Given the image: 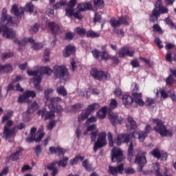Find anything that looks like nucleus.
Masks as SVG:
<instances>
[{"instance_id": "f3484780", "label": "nucleus", "mask_w": 176, "mask_h": 176, "mask_svg": "<svg viewBox=\"0 0 176 176\" xmlns=\"http://www.w3.org/2000/svg\"><path fill=\"white\" fill-rule=\"evenodd\" d=\"M35 97H36V93H35V91L27 90L23 92L22 95L19 96L18 102L23 104V102H25V100H28V98H35Z\"/></svg>"}, {"instance_id": "a18cd8bd", "label": "nucleus", "mask_w": 176, "mask_h": 176, "mask_svg": "<svg viewBox=\"0 0 176 176\" xmlns=\"http://www.w3.org/2000/svg\"><path fill=\"white\" fill-rule=\"evenodd\" d=\"M14 43H16V45H19V47L18 50L20 52V50H21V47H20L25 46V45H27V38H23L20 41L15 39L14 41Z\"/></svg>"}, {"instance_id": "5701e85b", "label": "nucleus", "mask_w": 176, "mask_h": 176, "mask_svg": "<svg viewBox=\"0 0 176 176\" xmlns=\"http://www.w3.org/2000/svg\"><path fill=\"white\" fill-rule=\"evenodd\" d=\"M76 52V49L75 48V46L68 45L65 47V50H63V57L67 58V57H69L71 54H74V53H75Z\"/></svg>"}, {"instance_id": "9d476101", "label": "nucleus", "mask_w": 176, "mask_h": 176, "mask_svg": "<svg viewBox=\"0 0 176 176\" xmlns=\"http://www.w3.org/2000/svg\"><path fill=\"white\" fill-rule=\"evenodd\" d=\"M61 100V98L60 97L51 98L50 102L48 104L49 109L54 111L56 113H61L63 112V107L58 104Z\"/></svg>"}, {"instance_id": "2f4dec72", "label": "nucleus", "mask_w": 176, "mask_h": 176, "mask_svg": "<svg viewBox=\"0 0 176 176\" xmlns=\"http://www.w3.org/2000/svg\"><path fill=\"white\" fill-rule=\"evenodd\" d=\"M79 160H80V162H82V160H85V157H82L80 156V155H76L74 158L69 160L70 166L78 164Z\"/></svg>"}, {"instance_id": "bb28decb", "label": "nucleus", "mask_w": 176, "mask_h": 176, "mask_svg": "<svg viewBox=\"0 0 176 176\" xmlns=\"http://www.w3.org/2000/svg\"><path fill=\"white\" fill-rule=\"evenodd\" d=\"M135 135H138V139L140 142H144V141H145V138L148 137L142 131L137 132L133 131V133H131V137H133V138H135Z\"/></svg>"}, {"instance_id": "338daca9", "label": "nucleus", "mask_w": 176, "mask_h": 176, "mask_svg": "<svg viewBox=\"0 0 176 176\" xmlns=\"http://www.w3.org/2000/svg\"><path fill=\"white\" fill-rule=\"evenodd\" d=\"M73 16L77 20H82V19H83V16L82 15V14H80V11L79 10L74 12Z\"/></svg>"}, {"instance_id": "cd10ccee", "label": "nucleus", "mask_w": 176, "mask_h": 176, "mask_svg": "<svg viewBox=\"0 0 176 176\" xmlns=\"http://www.w3.org/2000/svg\"><path fill=\"white\" fill-rule=\"evenodd\" d=\"M127 160L131 162L133 159H134V145L133 144V142H131L128 150H127Z\"/></svg>"}, {"instance_id": "ea45409f", "label": "nucleus", "mask_w": 176, "mask_h": 176, "mask_svg": "<svg viewBox=\"0 0 176 176\" xmlns=\"http://www.w3.org/2000/svg\"><path fill=\"white\" fill-rule=\"evenodd\" d=\"M13 71V66L10 63L3 65V74H9Z\"/></svg>"}, {"instance_id": "58836bf2", "label": "nucleus", "mask_w": 176, "mask_h": 176, "mask_svg": "<svg viewBox=\"0 0 176 176\" xmlns=\"http://www.w3.org/2000/svg\"><path fill=\"white\" fill-rule=\"evenodd\" d=\"M87 38H100V33L96 32L94 30H88L86 34Z\"/></svg>"}, {"instance_id": "a878e982", "label": "nucleus", "mask_w": 176, "mask_h": 176, "mask_svg": "<svg viewBox=\"0 0 176 176\" xmlns=\"http://www.w3.org/2000/svg\"><path fill=\"white\" fill-rule=\"evenodd\" d=\"M122 100L125 107L131 106L134 101V99H133V97L127 94L122 95Z\"/></svg>"}, {"instance_id": "b1692460", "label": "nucleus", "mask_w": 176, "mask_h": 176, "mask_svg": "<svg viewBox=\"0 0 176 176\" xmlns=\"http://www.w3.org/2000/svg\"><path fill=\"white\" fill-rule=\"evenodd\" d=\"M109 119L113 126H116V124H122V122H123L122 118H119V116L114 113L110 114L109 116Z\"/></svg>"}, {"instance_id": "4468645a", "label": "nucleus", "mask_w": 176, "mask_h": 176, "mask_svg": "<svg viewBox=\"0 0 176 176\" xmlns=\"http://www.w3.org/2000/svg\"><path fill=\"white\" fill-rule=\"evenodd\" d=\"M91 76L96 80H102V79H108V72L98 70V69H92L90 72Z\"/></svg>"}, {"instance_id": "c756f323", "label": "nucleus", "mask_w": 176, "mask_h": 176, "mask_svg": "<svg viewBox=\"0 0 176 176\" xmlns=\"http://www.w3.org/2000/svg\"><path fill=\"white\" fill-rule=\"evenodd\" d=\"M23 148L19 147V149L16 150L15 153H12L10 156V160H12V162H16V161L19 160L20 154L23 152Z\"/></svg>"}, {"instance_id": "20e7f679", "label": "nucleus", "mask_w": 176, "mask_h": 176, "mask_svg": "<svg viewBox=\"0 0 176 176\" xmlns=\"http://www.w3.org/2000/svg\"><path fill=\"white\" fill-rule=\"evenodd\" d=\"M1 23L5 27H17V21L13 20V17L8 14V10L3 8L1 11Z\"/></svg>"}, {"instance_id": "39448f33", "label": "nucleus", "mask_w": 176, "mask_h": 176, "mask_svg": "<svg viewBox=\"0 0 176 176\" xmlns=\"http://www.w3.org/2000/svg\"><path fill=\"white\" fill-rule=\"evenodd\" d=\"M35 133H36V128L32 127L30 130V136L26 138V142L31 144V142H34V141L36 142H41V141H42V138L45 137V133H43V126H41V128L38 129V133L39 134L37 138H35L36 135Z\"/></svg>"}, {"instance_id": "7c9ffc66", "label": "nucleus", "mask_w": 176, "mask_h": 176, "mask_svg": "<svg viewBox=\"0 0 176 176\" xmlns=\"http://www.w3.org/2000/svg\"><path fill=\"white\" fill-rule=\"evenodd\" d=\"M120 23L122 25H130V16L126 15L118 18Z\"/></svg>"}, {"instance_id": "c03bdc74", "label": "nucleus", "mask_w": 176, "mask_h": 176, "mask_svg": "<svg viewBox=\"0 0 176 176\" xmlns=\"http://www.w3.org/2000/svg\"><path fill=\"white\" fill-rule=\"evenodd\" d=\"M13 116V111H9L7 113L2 117L1 123H5L8 120H10V118Z\"/></svg>"}, {"instance_id": "37998d69", "label": "nucleus", "mask_w": 176, "mask_h": 176, "mask_svg": "<svg viewBox=\"0 0 176 176\" xmlns=\"http://www.w3.org/2000/svg\"><path fill=\"white\" fill-rule=\"evenodd\" d=\"M154 171H155L156 176H163V174L160 171V164L155 162L153 165Z\"/></svg>"}, {"instance_id": "f704fd0d", "label": "nucleus", "mask_w": 176, "mask_h": 176, "mask_svg": "<svg viewBox=\"0 0 176 176\" xmlns=\"http://www.w3.org/2000/svg\"><path fill=\"white\" fill-rule=\"evenodd\" d=\"M36 109H38V103L34 101L28 107L27 113H34Z\"/></svg>"}, {"instance_id": "864d4df0", "label": "nucleus", "mask_w": 176, "mask_h": 176, "mask_svg": "<svg viewBox=\"0 0 176 176\" xmlns=\"http://www.w3.org/2000/svg\"><path fill=\"white\" fill-rule=\"evenodd\" d=\"M65 12V14L67 17H72L74 16V14L75 13V9L71 8H66Z\"/></svg>"}, {"instance_id": "680f3d73", "label": "nucleus", "mask_w": 176, "mask_h": 176, "mask_svg": "<svg viewBox=\"0 0 176 176\" xmlns=\"http://www.w3.org/2000/svg\"><path fill=\"white\" fill-rule=\"evenodd\" d=\"M109 107L111 108V109H115L118 108V101H116V100L115 99H111L109 104Z\"/></svg>"}, {"instance_id": "c9c22d12", "label": "nucleus", "mask_w": 176, "mask_h": 176, "mask_svg": "<svg viewBox=\"0 0 176 176\" xmlns=\"http://www.w3.org/2000/svg\"><path fill=\"white\" fill-rule=\"evenodd\" d=\"M82 166L87 171H94V170L90 162H89V160H85L82 163Z\"/></svg>"}, {"instance_id": "a211bd4d", "label": "nucleus", "mask_w": 176, "mask_h": 176, "mask_svg": "<svg viewBox=\"0 0 176 176\" xmlns=\"http://www.w3.org/2000/svg\"><path fill=\"white\" fill-rule=\"evenodd\" d=\"M124 170V164H120L117 166H109L108 173L113 176H118V174H123Z\"/></svg>"}, {"instance_id": "de8ad7c7", "label": "nucleus", "mask_w": 176, "mask_h": 176, "mask_svg": "<svg viewBox=\"0 0 176 176\" xmlns=\"http://www.w3.org/2000/svg\"><path fill=\"white\" fill-rule=\"evenodd\" d=\"M151 155H153V156L154 157H156V159H157V160H160V158L162 157V153H160V150L157 149V148H154L151 152Z\"/></svg>"}, {"instance_id": "13d9d810", "label": "nucleus", "mask_w": 176, "mask_h": 176, "mask_svg": "<svg viewBox=\"0 0 176 176\" xmlns=\"http://www.w3.org/2000/svg\"><path fill=\"white\" fill-rule=\"evenodd\" d=\"M32 47L34 50H40V49L43 47V44H42V43H34Z\"/></svg>"}, {"instance_id": "6e6d98bb", "label": "nucleus", "mask_w": 176, "mask_h": 176, "mask_svg": "<svg viewBox=\"0 0 176 176\" xmlns=\"http://www.w3.org/2000/svg\"><path fill=\"white\" fill-rule=\"evenodd\" d=\"M165 23H166L168 25H170V27H172V28H175V30H176V25L174 23V22H173V20L169 17H167L165 19Z\"/></svg>"}, {"instance_id": "6ab92c4d", "label": "nucleus", "mask_w": 176, "mask_h": 176, "mask_svg": "<svg viewBox=\"0 0 176 176\" xmlns=\"http://www.w3.org/2000/svg\"><path fill=\"white\" fill-rule=\"evenodd\" d=\"M48 29L51 31L52 34L56 36L58 34H61V28L58 24L51 21L47 24Z\"/></svg>"}, {"instance_id": "f257e3e1", "label": "nucleus", "mask_w": 176, "mask_h": 176, "mask_svg": "<svg viewBox=\"0 0 176 176\" xmlns=\"http://www.w3.org/2000/svg\"><path fill=\"white\" fill-rule=\"evenodd\" d=\"M167 13H168V8L163 5L162 0H157L154 8L149 14L148 21L150 23H157L160 14H167Z\"/></svg>"}, {"instance_id": "f03ea898", "label": "nucleus", "mask_w": 176, "mask_h": 176, "mask_svg": "<svg viewBox=\"0 0 176 176\" xmlns=\"http://www.w3.org/2000/svg\"><path fill=\"white\" fill-rule=\"evenodd\" d=\"M153 123L155 124L153 128L157 134H160L161 137H173V130L167 129L164 122L159 118H155L153 120Z\"/></svg>"}, {"instance_id": "0e129e2a", "label": "nucleus", "mask_w": 176, "mask_h": 176, "mask_svg": "<svg viewBox=\"0 0 176 176\" xmlns=\"http://www.w3.org/2000/svg\"><path fill=\"white\" fill-rule=\"evenodd\" d=\"M96 122H97V117L91 116L87 120L85 124H90V123H94Z\"/></svg>"}, {"instance_id": "423d86ee", "label": "nucleus", "mask_w": 176, "mask_h": 176, "mask_svg": "<svg viewBox=\"0 0 176 176\" xmlns=\"http://www.w3.org/2000/svg\"><path fill=\"white\" fill-rule=\"evenodd\" d=\"M132 96L134 98V102L140 107H144L145 102L142 100V94L139 92L140 91L137 82L132 84Z\"/></svg>"}, {"instance_id": "a19ab883", "label": "nucleus", "mask_w": 176, "mask_h": 176, "mask_svg": "<svg viewBox=\"0 0 176 176\" xmlns=\"http://www.w3.org/2000/svg\"><path fill=\"white\" fill-rule=\"evenodd\" d=\"M23 13L25 12H28V13H32L34 12V4L32 3H28L25 8H23Z\"/></svg>"}, {"instance_id": "aec40b11", "label": "nucleus", "mask_w": 176, "mask_h": 176, "mask_svg": "<svg viewBox=\"0 0 176 176\" xmlns=\"http://www.w3.org/2000/svg\"><path fill=\"white\" fill-rule=\"evenodd\" d=\"M135 53L134 50H130L128 47H123L118 52V56L121 58L126 57V56H128V57H133Z\"/></svg>"}, {"instance_id": "4be33fe9", "label": "nucleus", "mask_w": 176, "mask_h": 176, "mask_svg": "<svg viewBox=\"0 0 176 176\" xmlns=\"http://www.w3.org/2000/svg\"><path fill=\"white\" fill-rule=\"evenodd\" d=\"M49 150L52 155L53 153H55L56 155L58 153V156H61V155L64 156L67 153V150L64 149V148H61L60 146H51L49 148Z\"/></svg>"}, {"instance_id": "49530a36", "label": "nucleus", "mask_w": 176, "mask_h": 176, "mask_svg": "<svg viewBox=\"0 0 176 176\" xmlns=\"http://www.w3.org/2000/svg\"><path fill=\"white\" fill-rule=\"evenodd\" d=\"M110 25H111V27H113V28H116V27H120L121 24H120V21L116 20L115 18H111L110 19Z\"/></svg>"}, {"instance_id": "9b49d317", "label": "nucleus", "mask_w": 176, "mask_h": 176, "mask_svg": "<svg viewBox=\"0 0 176 176\" xmlns=\"http://www.w3.org/2000/svg\"><path fill=\"white\" fill-rule=\"evenodd\" d=\"M107 145V133L101 132L98 134V140L94 144V151L97 152L98 149L104 148Z\"/></svg>"}, {"instance_id": "0eeeda50", "label": "nucleus", "mask_w": 176, "mask_h": 176, "mask_svg": "<svg viewBox=\"0 0 176 176\" xmlns=\"http://www.w3.org/2000/svg\"><path fill=\"white\" fill-rule=\"evenodd\" d=\"M97 109H100V104L98 103H94L92 104H89L88 107L85 109V111H82L81 114L78 116V120L80 123V122H83V120H86L89 116L94 112V111H97Z\"/></svg>"}, {"instance_id": "e433bc0d", "label": "nucleus", "mask_w": 176, "mask_h": 176, "mask_svg": "<svg viewBox=\"0 0 176 176\" xmlns=\"http://www.w3.org/2000/svg\"><path fill=\"white\" fill-rule=\"evenodd\" d=\"M56 91L59 96H63V97H65V96H67L68 94V92L64 86L58 87L56 88Z\"/></svg>"}, {"instance_id": "1a4fd4ad", "label": "nucleus", "mask_w": 176, "mask_h": 176, "mask_svg": "<svg viewBox=\"0 0 176 176\" xmlns=\"http://www.w3.org/2000/svg\"><path fill=\"white\" fill-rule=\"evenodd\" d=\"M124 160L123 150L120 148L113 147L111 150V162L112 163H122Z\"/></svg>"}, {"instance_id": "c85d7f7f", "label": "nucleus", "mask_w": 176, "mask_h": 176, "mask_svg": "<svg viewBox=\"0 0 176 176\" xmlns=\"http://www.w3.org/2000/svg\"><path fill=\"white\" fill-rule=\"evenodd\" d=\"M52 74H53V70H52L49 67H41L39 68V74L41 76L42 75L50 76Z\"/></svg>"}, {"instance_id": "052dcab7", "label": "nucleus", "mask_w": 176, "mask_h": 176, "mask_svg": "<svg viewBox=\"0 0 176 176\" xmlns=\"http://www.w3.org/2000/svg\"><path fill=\"white\" fill-rule=\"evenodd\" d=\"M113 32H114L116 35H118V36H124V31L122 29L113 28Z\"/></svg>"}, {"instance_id": "69168bd1", "label": "nucleus", "mask_w": 176, "mask_h": 176, "mask_svg": "<svg viewBox=\"0 0 176 176\" xmlns=\"http://www.w3.org/2000/svg\"><path fill=\"white\" fill-rule=\"evenodd\" d=\"M97 134H98V129H96L95 131L91 132L90 138L91 141H96V140H97Z\"/></svg>"}, {"instance_id": "5fc2aeb1", "label": "nucleus", "mask_w": 176, "mask_h": 176, "mask_svg": "<svg viewBox=\"0 0 176 176\" xmlns=\"http://www.w3.org/2000/svg\"><path fill=\"white\" fill-rule=\"evenodd\" d=\"M146 102H147V107L148 108H151V109L156 107V102H155V100L153 99H148L146 100Z\"/></svg>"}, {"instance_id": "09e8293b", "label": "nucleus", "mask_w": 176, "mask_h": 176, "mask_svg": "<svg viewBox=\"0 0 176 176\" xmlns=\"http://www.w3.org/2000/svg\"><path fill=\"white\" fill-rule=\"evenodd\" d=\"M76 32L79 36H85L87 32L86 31V29L78 27L76 28Z\"/></svg>"}, {"instance_id": "3c124183", "label": "nucleus", "mask_w": 176, "mask_h": 176, "mask_svg": "<svg viewBox=\"0 0 176 176\" xmlns=\"http://www.w3.org/2000/svg\"><path fill=\"white\" fill-rule=\"evenodd\" d=\"M107 140L109 141V145L111 148L113 146V144H115V142H113V135L111 132H109L107 134Z\"/></svg>"}, {"instance_id": "603ef678", "label": "nucleus", "mask_w": 176, "mask_h": 176, "mask_svg": "<svg viewBox=\"0 0 176 176\" xmlns=\"http://www.w3.org/2000/svg\"><path fill=\"white\" fill-rule=\"evenodd\" d=\"M102 19V17L101 16V14H100L98 12L95 13L94 17L93 19V21L95 24H97V23H101Z\"/></svg>"}, {"instance_id": "e2e57ef3", "label": "nucleus", "mask_w": 176, "mask_h": 176, "mask_svg": "<svg viewBox=\"0 0 176 176\" xmlns=\"http://www.w3.org/2000/svg\"><path fill=\"white\" fill-rule=\"evenodd\" d=\"M41 82H42V76L40 74L38 76H36L33 79L34 85H39V84H41Z\"/></svg>"}, {"instance_id": "2eb2a0df", "label": "nucleus", "mask_w": 176, "mask_h": 176, "mask_svg": "<svg viewBox=\"0 0 176 176\" xmlns=\"http://www.w3.org/2000/svg\"><path fill=\"white\" fill-rule=\"evenodd\" d=\"M7 39H14L16 38V32L13 29H9L7 26L0 25V34Z\"/></svg>"}, {"instance_id": "4c0bfd02", "label": "nucleus", "mask_w": 176, "mask_h": 176, "mask_svg": "<svg viewBox=\"0 0 176 176\" xmlns=\"http://www.w3.org/2000/svg\"><path fill=\"white\" fill-rule=\"evenodd\" d=\"M101 60H109V54L107 52V45L102 46Z\"/></svg>"}, {"instance_id": "f8f14e48", "label": "nucleus", "mask_w": 176, "mask_h": 176, "mask_svg": "<svg viewBox=\"0 0 176 176\" xmlns=\"http://www.w3.org/2000/svg\"><path fill=\"white\" fill-rule=\"evenodd\" d=\"M68 75V70L65 66L56 65L54 67V76L56 79H61Z\"/></svg>"}, {"instance_id": "8fccbe9b", "label": "nucleus", "mask_w": 176, "mask_h": 176, "mask_svg": "<svg viewBox=\"0 0 176 176\" xmlns=\"http://www.w3.org/2000/svg\"><path fill=\"white\" fill-rule=\"evenodd\" d=\"M153 31L154 32H158V34H160V35H162L164 32L163 30L162 29L160 25H159V24H155L153 25Z\"/></svg>"}, {"instance_id": "6e6552de", "label": "nucleus", "mask_w": 176, "mask_h": 176, "mask_svg": "<svg viewBox=\"0 0 176 176\" xmlns=\"http://www.w3.org/2000/svg\"><path fill=\"white\" fill-rule=\"evenodd\" d=\"M146 164V152L140 151L136 155L135 158V164H138V170L140 173H142V168Z\"/></svg>"}, {"instance_id": "7ed1b4c3", "label": "nucleus", "mask_w": 176, "mask_h": 176, "mask_svg": "<svg viewBox=\"0 0 176 176\" xmlns=\"http://www.w3.org/2000/svg\"><path fill=\"white\" fill-rule=\"evenodd\" d=\"M13 124H14L13 120H8V121H6L3 126V138L6 140H8V142H13L14 140H12L10 138H14L17 134L16 126L12 127ZM10 127L12 128L10 129Z\"/></svg>"}, {"instance_id": "79ce46f5", "label": "nucleus", "mask_w": 176, "mask_h": 176, "mask_svg": "<svg viewBox=\"0 0 176 176\" xmlns=\"http://www.w3.org/2000/svg\"><path fill=\"white\" fill-rule=\"evenodd\" d=\"M68 160H69L68 157H64L61 160L58 162V166L67 167V164H68Z\"/></svg>"}, {"instance_id": "473e14b6", "label": "nucleus", "mask_w": 176, "mask_h": 176, "mask_svg": "<svg viewBox=\"0 0 176 176\" xmlns=\"http://www.w3.org/2000/svg\"><path fill=\"white\" fill-rule=\"evenodd\" d=\"M94 6L96 9H103L105 8L104 0H94Z\"/></svg>"}, {"instance_id": "412c9836", "label": "nucleus", "mask_w": 176, "mask_h": 176, "mask_svg": "<svg viewBox=\"0 0 176 176\" xmlns=\"http://www.w3.org/2000/svg\"><path fill=\"white\" fill-rule=\"evenodd\" d=\"M11 13H13L14 16L16 17V21L20 23V20H21V15L24 14V10L23 8L20 10L17 5L14 4L12 6L11 8Z\"/></svg>"}, {"instance_id": "72a5a7b5", "label": "nucleus", "mask_w": 176, "mask_h": 176, "mask_svg": "<svg viewBox=\"0 0 176 176\" xmlns=\"http://www.w3.org/2000/svg\"><path fill=\"white\" fill-rule=\"evenodd\" d=\"M97 116L99 119H105L107 116V107H102L97 112Z\"/></svg>"}, {"instance_id": "4d7b16f0", "label": "nucleus", "mask_w": 176, "mask_h": 176, "mask_svg": "<svg viewBox=\"0 0 176 176\" xmlns=\"http://www.w3.org/2000/svg\"><path fill=\"white\" fill-rule=\"evenodd\" d=\"M74 36H75V34H74V32H68L65 35V39L67 41H72Z\"/></svg>"}, {"instance_id": "393cba45", "label": "nucleus", "mask_w": 176, "mask_h": 176, "mask_svg": "<svg viewBox=\"0 0 176 176\" xmlns=\"http://www.w3.org/2000/svg\"><path fill=\"white\" fill-rule=\"evenodd\" d=\"M127 123L126 124L127 130L131 131V130H135L137 129V122L134 120V118L131 116H128Z\"/></svg>"}, {"instance_id": "ddd939ff", "label": "nucleus", "mask_w": 176, "mask_h": 176, "mask_svg": "<svg viewBox=\"0 0 176 176\" xmlns=\"http://www.w3.org/2000/svg\"><path fill=\"white\" fill-rule=\"evenodd\" d=\"M54 112V110L50 109V111H47L46 109H43L37 112V115L41 116L44 120H52L56 117Z\"/></svg>"}, {"instance_id": "bf43d9fd", "label": "nucleus", "mask_w": 176, "mask_h": 176, "mask_svg": "<svg viewBox=\"0 0 176 176\" xmlns=\"http://www.w3.org/2000/svg\"><path fill=\"white\" fill-rule=\"evenodd\" d=\"M101 52L98 51V50L95 49L94 50L91 51V54L93 55V56L94 57V58H96L97 60H98V58H100V54H101Z\"/></svg>"}, {"instance_id": "dca6fc26", "label": "nucleus", "mask_w": 176, "mask_h": 176, "mask_svg": "<svg viewBox=\"0 0 176 176\" xmlns=\"http://www.w3.org/2000/svg\"><path fill=\"white\" fill-rule=\"evenodd\" d=\"M131 140V133H120L116 140V144L118 146H120L122 144H129Z\"/></svg>"}, {"instance_id": "774afa93", "label": "nucleus", "mask_w": 176, "mask_h": 176, "mask_svg": "<svg viewBox=\"0 0 176 176\" xmlns=\"http://www.w3.org/2000/svg\"><path fill=\"white\" fill-rule=\"evenodd\" d=\"M124 173L125 174H126V175H131V174H134V173H135V170L133 168L128 167L125 168Z\"/></svg>"}]
</instances>
